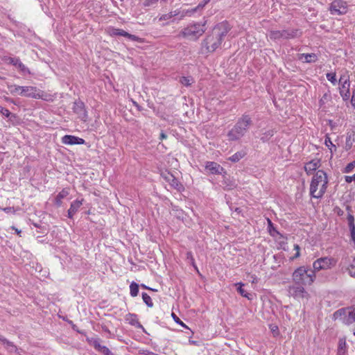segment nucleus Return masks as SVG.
<instances>
[{
	"label": "nucleus",
	"mask_w": 355,
	"mask_h": 355,
	"mask_svg": "<svg viewBox=\"0 0 355 355\" xmlns=\"http://www.w3.org/2000/svg\"><path fill=\"white\" fill-rule=\"evenodd\" d=\"M230 30V27L227 21L217 24L202 42V47H205L209 53L214 52L220 46Z\"/></svg>",
	"instance_id": "obj_1"
},
{
	"label": "nucleus",
	"mask_w": 355,
	"mask_h": 355,
	"mask_svg": "<svg viewBox=\"0 0 355 355\" xmlns=\"http://www.w3.org/2000/svg\"><path fill=\"white\" fill-rule=\"evenodd\" d=\"M253 122L249 114H244L238 119L233 128L227 132L230 141H238L245 136Z\"/></svg>",
	"instance_id": "obj_2"
},
{
	"label": "nucleus",
	"mask_w": 355,
	"mask_h": 355,
	"mask_svg": "<svg viewBox=\"0 0 355 355\" xmlns=\"http://www.w3.org/2000/svg\"><path fill=\"white\" fill-rule=\"evenodd\" d=\"M328 178L322 170H318L313 175L310 184V195L315 198H321L327 191Z\"/></svg>",
	"instance_id": "obj_3"
},
{
	"label": "nucleus",
	"mask_w": 355,
	"mask_h": 355,
	"mask_svg": "<svg viewBox=\"0 0 355 355\" xmlns=\"http://www.w3.org/2000/svg\"><path fill=\"white\" fill-rule=\"evenodd\" d=\"M207 21L189 24L178 33V38H184L191 41H197L206 31Z\"/></svg>",
	"instance_id": "obj_4"
},
{
	"label": "nucleus",
	"mask_w": 355,
	"mask_h": 355,
	"mask_svg": "<svg viewBox=\"0 0 355 355\" xmlns=\"http://www.w3.org/2000/svg\"><path fill=\"white\" fill-rule=\"evenodd\" d=\"M315 279V272L310 268L300 266L295 269L292 274L293 283L304 286L311 285Z\"/></svg>",
	"instance_id": "obj_5"
},
{
	"label": "nucleus",
	"mask_w": 355,
	"mask_h": 355,
	"mask_svg": "<svg viewBox=\"0 0 355 355\" xmlns=\"http://www.w3.org/2000/svg\"><path fill=\"white\" fill-rule=\"evenodd\" d=\"M302 33V31L297 28H287L282 31L272 30L269 32V37L272 40H290L300 37Z\"/></svg>",
	"instance_id": "obj_6"
},
{
	"label": "nucleus",
	"mask_w": 355,
	"mask_h": 355,
	"mask_svg": "<svg viewBox=\"0 0 355 355\" xmlns=\"http://www.w3.org/2000/svg\"><path fill=\"white\" fill-rule=\"evenodd\" d=\"M187 16H191V12L189 11V9L178 8L168 13L162 15L159 17V21H166L171 19L173 21L175 19L182 20Z\"/></svg>",
	"instance_id": "obj_7"
},
{
	"label": "nucleus",
	"mask_w": 355,
	"mask_h": 355,
	"mask_svg": "<svg viewBox=\"0 0 355 355\" xmlns=\"http://www.w3.org/2000/svg\"><path fill=\"white\" fill-rule=\"evenodd\" d=\"M304 285L300 284H295L288 286V293L290 297L295 299L309 298V294L304 288Z\"/></svg>",
	"instance_id": "obj_8"
},
{
	"label": "nucleus",
	"mask_w": 355,
	"mask_h": 355,
	"mask_svg": "<svg viewBox=\"0 0 355 355\" xmlns=\"http://www.w3.org/2000/svg\"><path fill=\"white\" fill-rule=\"evenodd\" d=\"M347 3L343 0H334L329 6L331 15H341L347 13Z\"/></svg>",
	"instance_id": "obj_9"
},
{
	"label": "nucleus",
	"mask_w": 355,
	"mask_h": 355,
	"mask_svg": "<svg viewBox=\"0 0 355 355\" xmlns=\"http://www.w3.org/2000/svg\"><path fill=\"white\" fill-rule=\"evenodd\" d=\"M335 264V261L332 258L322 257L315 260L313 263V270L319 271L320 270H327Z\"/></svg>",
	"instance_id": "obj_10"
},
{
	"label": "nucleus",
	"mask_w": 355,
	"mask_h": 355,
	"mask_svg": "<svg viewBox=\"0 0 355 355\" xmlns=\"http://www.w3.org/2000/svg\"><path fill=\"white\" fill-rule=\"evenodd\" d=\"M44 92L33 86H23L21 96L35 99L43 98Z\"/></svg>",
	"instance_id": "obj_11"
},
{
	"label": "nucleus",
	"mask_w": 355,
	"mask_h": 355,
	"mask_svg": "<svg viewBox=\"0 0 355 355\" xmlns=\"http://www.w3.org/2000/svg\"><path fill=\"white\" fill-rule=\"evenodd\" d=\"M72 110L74 113H76L78 118L81 120L85 121L87 117V112L85 110V104L81 101H76L73 103Z\"/></svg>",
	"instance_id": "obj_12"
},
{
	"label": "nucleus",
	"mask_w": 355,
	"mask_h": 355,
	"mask_svg": "<svg viewBox=\"0 0 355 355\" xmlns=\"http://www.w3.org/2000/svg\"><path fill=\"white\" fill-rule=\"evenodd\" d=\"M62 142L66 145L84 144L85 140L73 135H64L62 137Z\"/></svg>",
	"instance_id": "obj_13"
},
{
	"label": "nucleus",
	"mask_w": 355,
	"mask_h": 355,
	"mask_svg": "<svg viewBox=\"0 0 355 355\" xmlns=\"http://www.w3.org/2000/svg\"><path fill=\"white\" fill-rule=\"evenodd\" d=\"M110 35H114V36L115 35L123 36L125 37L128 38L129 40H130L132 41H140L141 40V39L139 37H137L135 35L130 34L128 32L125 31L124 30L120 29V28H112L110 31Z\"/></svg>",
	"instance_id": "obj_14"
},
{
	"label": "nucleus",
	"mask_w": 355,
	"mask_h": 355,
	"mask_svg": "<svg viewBox=\"0 0 355 355\" xmlns=\"http://www.w3.org/2000/svg\"><path fill=\"white\" fill-rule=\"evenodd\" d=\"M350 81L349 78H346L341 84V87H340V94L343 97L344 101H347L350 96Z\"/></svg>",
	"instance_id": "obj_15"
},
{
	"label": "nucleus",
	"mask_w": 355,
	"mask_h": 355,
	"mask_svg": "<svg viewBox=\"0 0 355 355\" xmlns=\"http://www.w3.org/2000/svg\"><path fill=\"white\" fill-rule=\"evenodd\" d=\"M320 166V159H314L307 162L304 165V171L307 175L311 174Z\"/></svg>",
	"instance_id": "obj_16"
},
{
	"label": "nucleus",
	"mask_w": 355,
	"mask_h": 355,
	"mask_svg": "<svg viewBox=\"0 0 355 355\" xmlns=\"http://www.w3.org/2000/svg\"><path fill=\"white\" fill-rule=\"evenodd\" d=\"M205 168L209 171L212 174H221L224 171L223 167L214 162H207Z\"/></svg>",
	"instance_id": "obj_17"
},
{
	"label": "nucleus",
	"mask_w": 355,
	"mask_h": 355,
	"mask_svg": "<svg viewBox=\"0 0 355 355\" xmlns=\"http://www.w3.org/2000/svg\"><path fill=\"white\" fill-rule=\"evenodd\" d=\"M83 199L76 200L71 203L70 208L68 210L67 216L69 218H73V216L78 211L79 208L83 205Z\"/></svg>",
	"instance_id": "obj_18"
},
{
	"label": "nucleus",
	"mask_w": 355,
	"mask_h": 355,
	"mask_svg": "<svg viewBox=\"0 0 355 355\" xmlns=\"http://www.w3.org/2000/svg\"><path fill=\"white\" fill-rule=\"evenodd\" d=\"M9 63L17 67L24 73H30L29 69L21 62L19 58H9Z\"/></svg>",
	"instance_id": "obj_19"
},
{
	"label": "nucleus",
	"mask_w": 355,
	"mask_h": 355,
	"mask_svg": "<svg viewBox=\"0 0 355 355\" xmlns=\"http://www.w3.org/2000/svg\"><path fill=\"white\" fill-rule=\"evenodd\" d=\"M348 226L350 231L351 239L355 244V224H354V216L349 213L347 215Z\"/></svg>",
	"instance_id": "obj_20"
},
{
	"label": "nucleus",
	"mask_w": 355,
	"mask_h": 355,
	"mask_svg": "<svg viewBox=\"0 0 355 355\" xmlns=\"http://www.w3.org/2000/svg\"><path fill=\"white\" fill-rule=\"evenodd\" d=\"M87 342L88 344L92 347L97 351L100 352L104 345H101V340L99 338H89L87 337L86 338Z\"/></svg>",
	"instance_id": "obj_21"
},
{
	"label": "nucleus",
	"mask_w": 355,
	"mask_h": 355,
	"mask_svg": "<svg viewBox=\"0 0 355 355\" xmlns=\"http://www.w3.org/2000/svg\"><path fill=\"white\" fill-rule=\"evenodd\" d=\"M69 189L64 188L55 198V204L58 207H60L62 204V200L69 195Z\"/></svg>",
	"instance_id": "obj_22"
},
{
	"label": "nucleus",
	"mask_w": 355,
	"mask_h": 355,
	"mask_svg": "<svg viewBox=\"0 0 355 355\" xmlns=\"http://www.w3.org/2000/svg\"><path fill=\"white\" fill-rule=\"evenodd\" d=\"M0 341L3 343V345H5L6 349L10 352H16L17 351V346L15 345L13 343L5 338L3 336H0Z\"/></svg>",
	"instance_id": "obj_23"
},
{
	"label": "nucleus",
	"mask_w": 355,
	"mask_h": 355,
	"mask_svg": "<svg viewBox=\"0 0 355 355\" xmlns=\"http://www.w3.org/2000/svg\"><path fill=\"white\" fill-rule=\"evenodd\" d=\"M355 141V133L354 131H350L347 133L345 149L349 150L352 148L354 142Z\"/></svg>",
	"instance_id": "obj_24"
},
{
	"label": "nucleus",
	"mask_w": 355,
	"mask_h": 355,
	"mask_svg": "<svg viewBox=\"0 0 355 355\" xmlns=\"http://www.w3.org/2000/svg\"><path fill=\"white\" fill-rule=\"evenodd\" d=\"M167 182L170 184L171 187L173 188L180 190L182 187V185L180 183L178 180L175 178L172 174H168L167 177L165 178Z\"/></svg>",
	"instance_id": "obj_25"
},
{
	"label": "nucleus",
	"mask_w": 355,
	"mask_h": 355,
	"mask_svg": "<svg viewBox=\"0 0 355 355\" xmlns=\"http://www.w3.org/2000/svg\"><path fill=\"white\" fill-rule=\"evenodd\" d=\"M125 320L130 324H131L132 326L143 328L142 325L139 322L136 314H134V313L128 314L125 317Z\"/></svg>",
	"instance_id": "obj_26"
},
{
	"label": "nucleus",
	"mask_w": 355,
	"mask_h": 355,
	"mask_svg": "<svg viewBox=\"0 0 355 355\" xmlns=\"http://www.w3.org/2000/svg\"><path fill=\"white\" fill-rule=\"evenodd\" d=\"M304 58L305 62L311 63L315 62L318 60V57L315 53H302L300 55V58Z\"/></svg>",
	"instance_id": "obj_27"
},
{
	"label": "nucleus",
	"mask_w": 355,
	"mask_h": 355,
	"mask_svg": "<svg viewBox=\"0 0 355 355\" xmlns=\"http://www.w3.org/2000/svg\"><path fill=\"white\" fill-rule=\"evenodd\" d=\"M245 155V153L244 151H239L232 155L231 157H229V160L232 162H237L241 159H242Z\"/></svg>",
	"instance_id": "obj_28"
},
{
	"label": "nucleus",
	"mask_w": 355,
	"mask_h": 355,
	"mask_svg": "<svg viewBox=\"0 0 355 355\" xmlns=\"http://www.w3.org/2000/svg\"><path fill=\"white\" fill-rule=\"evenodd\" d=\"M139 293V285L132 282L130 285V294L132 297H136Z\"/></svg>",
	"instance_id": "obj_29"
},
{
	"label": "nucleus",
	"mask_w": 355,
	"mask_h": 355,
	"mask_svg": "<svg viewBox=\"0 0 355 355\" xmlns=\"http://www.w3.org/2000/svg\"><path fill=\"white\" fill-rule=\"evenodd\" d=\"M236 285H239L238 288H237V291L238 293H239L243 297H245L248 299H251V294L250 293H247L243 288V286H244V284L243 283H238L236 284Z\"/></svg>",
	"instance_id": "obj_30"
},
{
	"label": "nucleus",
	"mask_w": 355,
	"mask_h": 355,
	"mask_svg": "<svg viewBox=\"0 0 355 355\" xmlns=\"http://www.w3.org/2000/svg\"><path fill=\"white\" fill-rule=\"evenodd\" d=\"M210 0H203L202 2H200L196 7L189 9V11L191 12V16L193 15L196 12H197L200 9H202L205 5H207Z\"/></svg>",
	"instance_id": "obj_31"
},
{
	"label": "nucleus",
	"mask_w": 355,
	"mask_h": 355,
	"mask_svg": "<svg viewBox=\"0 0 355 355\" xmlns=\"http://www.w3.org/2000/svg\"><path fill=\"white\" fill-rule=\"evenodd\" d=\"M180 83L183 85L184 86L189 87L193 83H194L193 78L188 76H182L180 79Z\"/></svg>",
	"instance_id": "obj_32"
},
{
	"label": "nucleus",
	"mask_w": 355,
	"mask_h": 355,
	"mask_svg": "<svg viewBox=\"0 0 355 355\" xmlns=\"http://www.w3.org/2000/svg\"><path fill=\"white\" fill-rule=\"evenodd\" d=\"M0 113L5 116L6 118H8L10 120L12 119V118H15L16 116L15 114L11 113L8 109L2 107L0 105Z\"/></svg>",
	"instance_id": "obj_33"
},
{
	"label": "nucleus",
	"mask_w": 355,
	"mask_h": 355,
	"mask_svg": "<svg viewBox=\"0 0 355 355\" xmlns=\"http://www.w3.org/2000/svg\"><path fill=\"white\" fill-rule=\"evenodd\" d=\"M274 135V131L272 130H269L263 132L260 137V139L263 142H266L270 139Z\"/></svg>",
	"instance_id": "obj_34"
},
{
	"label": "nucleus",
	"mask_w": 355,
	"mask_h": 355,
	"mask_svg": "<svg viewBox=\"0 0 355 355\" xmlns=\"http://www.w3.org/2000/svg\"><path fill=\"white\" fill-rule=\"evenodd\" d=\"M142 299H143L144 302L148 307L151 308L153 306V302L152 301V299L146 293H142Z\"/></svg>",
	"instance_id": "obj_35"
},
{
	"label": "nucleus",
	"mask_w": 355,
	"mask_h": 355,
	"mask_svg": "<svg viewBox=\"0 0 355 355\" xmlns=\"http://www.w3.org/2000/svg\"><path fill=\"white\" fill-rule=\"evenodd\" d=\"M10 92L12 94H19L20 95V92H22L23 86L19 85H11L8 87Z\"/></svg>",
	"instance_id": "obj_36"
},
{
	"label": "nucleus",
	"mask_w": 355,
	"mask_h": 355,
	"mask_svg": "<svg viewBox=\"0 0 355 355\" xmlns=\"http://www.w3.org/2000/svg\"><path fill=\"white\" fill-rule=\"evenodd\" d=\"M324 144L329 148L331 153H332V148H334L335 150H336V146L332 143L330 137L328 136L325 137Z\"/></svg>",
	"instance_id": "obj_37"
},
{
	"label": "nucleus",
	"mask_w": 355,
	"mask_h": 355,
	"mask_svg": "<svg viewBox=\"0 0 355 355\" xmlns=\"http://www.w3.org/2000/svg\"><path fill=\"white\" fill-rule=\"evenodd\" d=\"M326 77L329 81H330L334 85L337 84V80L336 78L335 73H327Z\"/></svg>",
	"instance_id": "obj_38"
},
{
	"label": "nucleus",
	"mask_w": 355,
	"mask_h": 355,
	"mask_svg": "<svg viewBox=\"0 0 355 355\" xmlns=\"http://www.w3.org/2000/svg\"><path fill=\"white\" fill-rule=\"evenodd\" d=\"M268 228L270 234L275 236V234H280L279 232L272 226V223L270 220L268 219Z\"/></svg>",
	"instance_id": "obj_39"
},
{
	"label": "nucleus",
	"mask_w": 355,
	"mask_h": 355,
	"mask_svg": "<svg viewBox=\"0 0 355 355\" xmlns=\"http://www.w3.org/2000/svg\"><path fill=\"white\" fill-rule=\"evenodd\" d=\"M355 167V162L349 163L345 168L343 172L348 173H350Z\"/></svg>",
	"instance_id": "obj_40"
},
{
	"label": "nucleus",
	"mask_w": 355,
	"mask_h": 355,
	"mask_svg": "<svg viewBox=\"0 0 355 355\" xmlns=\"http://www.w3.org/2000/svg\"><path fill=\"white\" fill-rule=\"evenodd\" d=\"M349 273L350 276L355 277V258L353 259L350 268H349Z\"/></svg>",
	"instance_id": "obj_41"
},
{
	"label": "nucleus",
	"mask_w": 355,
	"mask_h": 355,
	"mask_svg": "<svg viewBox=\"0 0 355 355\" xmlns=\"http://www.w3.org/2000/svg\"><path fill=\"white\" fill-rule=\"evenodd\" d=\"M99 352L103 355H113V353L106 346H103Z\"/></svg>",
	"instance_id": "obj_42"
},
{
	"label": "nucleus",
	"mask_w": 355,
	"mask_h": 355,
	"mask_svg": "<svg viewBox=\"0 0 355 355\" xmlns=\"http://www.w3.org/2000/svg\"><path fill=\"white\" fill-rule=\"evenodd\" d=\"M172 316L174 319V320L180 325L187 327V326L180 320V319L174 313H172Z\"/></svg>",
	"instance_id": "obj_43"
},
{
	"label": "nucleus",
	"mask_w": 355,
	"mask_h": 355,
	"mask_svg": "<svg viewBox=\"0 0 355 355\" xmlns=\"http://www.w3.org/2000/svg\"><path fill=\"white\" fill-rule=\"evenodd\" d=\"M349 319L352 320L353 322H355V309H353L352 311L349 312Z\"/></svg>",
	"instance_id": "obj_44"
},
{
	"label": "nucleus",
	"mask_w": 355,
	"mask_h": 355,
	"mask_svg": "<svg viewBox=\"0 0 355 355\" xmlns=\"http://www.w3.org/2000/svg\"><path fill=\"white\" fill-rule=\"evenodd\" d=\"M2 210L7 214L15 213L14 207H5V208L2 209Z\"/></svg>",
	"instance_id": "obj_45"
},
{
	"label": "nucleus",
	"mask_w": 355,
	"mask_h": 355,
	"mask_svg": "<svg viewBox=\"0 0 355 355\" xmlns=\"http://www.w3.org/2000/svg\"><path fill=\"white\" fill-rule=\"evenodd\" d=\"M345 179L347 183H351L352 181L355 182V174L352 176H345Z\"/></svg>",
	"instance_id": "obj_46"
},
{
	"label": "nucleus",
	"mask_w": 355,
	"mask_h": 355,
	"mask_svg": "<svg viewBox=\"0 0 355 355\" xmlns=\"http://www.w3.org/2000/svg\"><path fill=\"white\" fill-rule=\"evenodd\" d=\"M352 105L355 108V88L352 91V96L351 98Z\"/></svg>",
	"instance_id": "obj_47"
},
{
	"label": "nucleus",
	"mask_w": 355,
	"mask_h": 355,
	"mask_svg": "<svg viewBox=\"0 0 355 355\" xmlns=\"http://www.w3.org/2000/svg\"><path fill=\"white\" fill-rule=\"evenodd\" d=\"M329 96V95H328L327 94H324L320 101V103H324L325 102V101L327 100Z\"/></svg>",
	"instance_id": "obj_48"
},
{
	"label": "nucleus",
	"mask_w": 355,
	"mask_h": 355,
	"mask_svg": "<svg viewBox=\"0 0 355 355\" xmlns=\"http://www.w3.org/2000/svg\"><path fill=\"white\" fill-rule=\"evenodd\" d=\"M347 78H349V76L341 75L340 77V79H339V83L342 84L343 83V81L345 80V79H346Z\"/></svg>",
	"instance_id": "obj_49"
},
{
	"label": "nucleus",
	"mask_w": 355,
	"mask_h": 355,
	"mask_svg": "<svg viewBox=\"0 0 355 355\" xmlns=\"http://www.w3.org/2000/svg\"><path fill=\"white\" fill-rule=\"evenodd\" d=\"M166 137H167V135H166L164 132H162L160 133L159 139H160L161 140L164 139H166Z\"/></svg>",
	"instance_id": "obj_50"
},
{
	"label": "nucleus",
	"mask_w": 355,
	"mask_h": 355,
	"mask_svg": "<svg viewBox=\"0 0 355 355\" xmlns=\"http://www.w3.org/2000/svg\"><path fill=\"white\" fill-rule=\"evenodd\" d=\"M141 286L142 288H145V289H149V290L153 291H155V289H153V288H151L150 287H148L147 286H146L144 284H141Z\"/></svg>",
	"instance_id": "obj_51"
},
{
	"label": "nucleus",
	"mask_w": 355,
	"mask_h": 355,
	"mask_svg": "<svg viewBox=\"0 0 355 355\" xmlns=\"http://www.w3.org/2000/svg\"><path fill=\"white\" fill-rule=\"evenodd\" d=\"M12 229L15 230V232H17V234L18 235H20V234H21V230H17V228H15V227H12Z\"/></svg>",
	"instance_id": "obj_52"
},
{
	"label": "nucleus",
	"mask_w": 355,
	"mask_h": 355,
	"mask_svg": "<svg viewBox=\"0 0 355 355\" xmlns=\"http://www.w3.org/2000/svg\"><path fill=\"white\" fill-rule=\"evenodd\" d=\"M187 255L188 259L191 258V259L193 261V259L191 252H187Z\"/></svg>",
	"instance_id": "obj_53"
},
{
	"label": "nucleus",
	"mask_w": 355,
	"mask_h": 355,
	"mask_svg": "<svg viewBox=\"0 0 355 355\" xmlns=\"http://www.w3.org/2000/svg\"><path fill=\"white\" fill-rule=\"evenodd\" d=\"M338 214L339 216H341L343 214V211H342L340 209H339V210L338 211Z\"/></svg>",
	"instance_id": "obj_54"
},
{
	"label": "nucleus",
	"mask_w": 355,
	"mask_h": 355,
	"mask_svg": "<svg viewBox=\"0 0 355 355\" xmlns=\"http://www.w3.org/2000/svg\"><path fill=\"white\" fill-rule=\"evenodd\" d=\"M342 311H343V310H342V309L338 310L337 311H336V312H335V313H334V314H335V315H337V314H338V313H339L340 315H341V312H342Z\"/></svg>",
	"instance_id": "obj_55"
},
{
	"label": "nucleus",
	"mask_w": 355,
	"mask_h": 355,
	"mask_svg": "<svg viewBox=\"0 0 355 355\" xmlns=\"http://www.w3.org/2000/svg\"><path fill=\"white\" fill-rule=\"evenodd\" d=\"M146 355H158V354H155V353L151 352H148V353L146 354Z\"/></svg>",
	"instance_id": "obj_56"
},
{
	"label": "nucleus",
	"mask_w": 355,
	"mask_h": 355,
	"mask_svg": "<svg viewBox=\"0 0 355 355\" xmlns=\"http://www.w3.org/2000/svg\"><path fill=\"white\" fill-rule=\"evenodd\" d=\"M295 249H297V250H300V248H299V246H298L297 245H296L295 246Z\"/></svg>",
	"instance_id": "obj_57"
},
{
	"label": "nucleus",
	"mask_w": 355,
	"mask_h": 355,
	"mask_svg": "<svg viewBox=\"0 0 355 355\" xmlns=\"http://www.w3.org/2000/svg\"><path fill=\"white\" fill-rule=\"evenodd\" d=\"M300 255V253L297 252V254H295V257H298Z\"/></svg>",
	"instance_id": "obj_58"
},
{
	"label": "nucleus",
	"mask_w": 355,
	"mask_h": 355,
	"mask_svg": "<svg viewBox=\"0 0 355 355\" xmlns=\"http://www.w3.org/2000/svg\"><path fill=\"white\" fill-rule=\"evenodd\" d=\"M347 210H351L350 207L349 206L347 207Z\"/></svg>",
	"instance_id": "obj_59"
},
{
	"label": "nucleus",
	"mask_w": 355,
	"mask_h": 355,
	"mask_svg": "<svg viewBox=\"0 0 355 355\" xmlns=\"http://www.w3.org/2000/svg\"><path fill=\"white\" fill-rule=\"evenodd\" d=\"M73 329L74 330H76V325H73Z\"/></svg>",
	"instance_id": "obj_60"
},
{
	"label": "nucleus",
	"mask_w": 355,
	"mask_h": 355,
	"mask_svg": "<svg viewBox=\"0 0 355 355\" xmlns=\"http://www.w3.org/2000/svg\"><path fill=\"white\" fill-rule=\"evenodd\" d=\"M354 335L355 336V329L354 330Z\"/></svg>",
	"instance_id": "obj_61"
}]
</instances>
